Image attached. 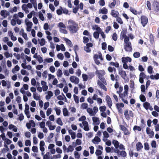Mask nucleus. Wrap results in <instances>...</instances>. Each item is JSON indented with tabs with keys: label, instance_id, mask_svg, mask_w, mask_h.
<instances>
[{
	"label": "nucleus",
	"instance_id": "e2e57ef3",
	"mask_svg": "<svg viewBox=\"0 0 159 159\" xmlns=\"http://www.w3.org/2000/svg\"><path fill=\"white\" fill-rule=\"evenodd\" d=\"M103 135L104 138H108L109 137V134L106 131L103 132Z\"/></svg>",
	"mask_w": 159,
	"mask_h": 159
},
{
	"label": "nucleus",
	"instance_id": "aec40b11",
	"mask_svg": "<svg viewBox=\"0 0 159 159\" xmlns=\"http://www.w3.org/2000/svg\"><path fill=\"white\" fill-rule=\"evenodd\" d=\"M124 116L125 117L127 120H129V111L128 110H126L124 112Z\"/></svg>",
	"mask_w": 159,
	"mask_h": 159
},
{
	"label": "nucleus",
	"instance_id": "864d4df0",
	"mask_svg": "<svg viewBox=\"0 0 159 159\" xmlns=\"http://www.w3.org/2000/svg\"><path fill=\"white\" fill-rule=\"evenodd\" d=\"M151 145L152 148H156L157 146L156 141L153 140L152 142Z\"/></svg>",
	"mask_w": 159,
	"mask_h": 159
},
{
	"label": "nucleus",
	"instance_id": "e433bc0d",
	"mask_svg": "<svg viewBox=\"0 0 159 159\" xmlns=\"http://www.w3.org/2000/svg\"><path fill=\"white\" fill-rule=\"evenodd\" d=\"M153 71V68L151 66H149L148 68V73L151 74L152 73Z\"/></svg>",
	"mask_w": 159,
	"mask_h": 159
},
{
	"label": "nucleus",
	"instance_id": "13d9d810",
	"mask_svg": "<svg viewBox=\"0 0 159 159\" xmlns=\"http://www.w3.org/2000/svg\"><path fill=\"white\" fill-rule=\"evenodd\" d=\"M49 102H47L44 103V109L45 110L47 109V108L49 107Z\"/></svg>",
	"mask_w": 159,
	"mask_h": 159
},
{
	"label": "nucleus",
	"instance_id": "09e8293b",
	"mask_svg": "<svg viewBox=\"0 0 159 159\" xmlns=\"http://www.w3.org/2000/svg\"><path fill=\"white\" fill-rule=\"evenodd\" d=\"M133 129L134 130H137L138 131H141V128L139 126L135 125Z\"/></svg>",
	"mask_w": 159,
	"mask_h": 159
},
{
	"label": "nucleus",
	"instance_id": "6e6d98bb",
	"mask_svg": "<svg viewBox=\"0 0 159 159\" xmlns=\"http://www.w3.org/2000/svg\"><path fill=\"white\" fill-rule=\"evenodd\" d=\"M106 107L105 106H101L99 108V110L101 111L104 112L105 111Z\"/></svg>",
	"mask_w": 159,
	"mask_h": 159
},
{
	"label": "nucleus",
	"instance_id": "4d7b16f0",
	"mask_svg": "<svg viewBox=\"0 0 159 159\" xmlns=\"http://www.w3.org/2000/svg\"><path fill=\"white\" fill-rule=\"evenodd\" d=\"M65 40L67 44L70 46L72 44V43L70 40L66 38L65 39Z\"/></svg>",
	"mask_w": 159,
	"mask_h": 159
},
{
	"label": "nucleus",
	"instance_id": "473e14b6",
	"mask_svg": "<svg viewBox=\"0 0 159 159\" xmlns=\"http://www.w3.org/2000/svg\"><path fill=\"white\" fill-rule=\"evenodd\" d=\"M39 17L40 19L42 21H43L44 20V18L43 16V15L41 11L39 12Z\"/></svg>",
	"mask_w": 159,
	"mask_h": 159
},
{
	"label": "nucleus",
	"instance_id": "f257e3e1",
	"mask_svg": "<svg viewBox=\"0 0 159 159\" xmlns=\"http://www.w3.org/2000/svg\"><path fill=\"white\" fill-rule=\"evenodd\" d=\"M67 28L72 33H75L78 30L77 24L75 25H69L67 26Z\"/></svg>",
	"mask_w": 159,
	"mask_h": 159
},
{
	"label": "nucleus",
	"instance_id": "39448f33",
	"mask_svg": "<svg viewBox=\"0 0 159 159\" xmlns=\"http://www.w3.org/2000/svg\"><path fill=\"white\" fill-rule=\"evenodd\" d=\"M70 80L71 82L74 83L75 84H78L80 81L79 79L74 76H72L70 77Z\"/></svg>",
	"mask_w": 159,
	"mask_h": 159
},
{
	"label": "nucleus",
	"instance_id": "f704fd0d",
	"mask_svg": "<svg viewBox=\"0 0 159 159\" xmlns=\"http://www.w3.org/2000/svg\"><path fill=\"white\" fill-rule=\"evenodd\" d=\"M133 56L135 58H139L140 56V53L139 52H135L133 54Z\"/></svg>",
	"mask_w": 159,
	"mask_h": 159
},
{
	"label": "nucleus",
	"instance_id": "de8ad7c7",
	"mask_svg": "<svg viewBox=\"0 0 159 159\" xmlns=\"http://www.w3.org/2000/svg\"><path fill=\"white\" fill-rule=\"evenodd\" d=\"M107 44L106 43L103 42L102 43V48L103 50H105L107 48Z\"/></svg>",
	"mask_w": 159,
	"mask_h": 159
},
{
	"label": "nucleus",
	"instance_id": "f3484780",
	"mask_svg": "<svg viewBox=\"0 0 159 159\" xmlns=\"http://www.w3.org/2000/svg\"><path fill=\"white\" fill-rule=\"evenodd\" d=\"M38 41L41 46H43L45 44V39L43 38H42L41 40H40L39 39H38Z\"/></svg>",
	"mask_w": 159,
	"mask_h": 159
},
{
	"label": "nucleus",
	"instance_id": "774afa93",
	"mask_svg": "<svg viewBox=\"0 0 159 159\" xmlns=\"http://www.w3.org/2000/svg\"><path fill=\"white\" fill-rule=\"evenodd\" d=\"M49 70L51 72L54 73L55 71V69L54 66H51L49 68Z\"/></svg>",
	"mask_w": 159,
	"mask_h": 159
},
{
	"label": "nucleus",
	"instance_id": "37998d69",
	"mask_svg": "<svg viewBox=\"0 0 159 159\" xmlns=\"http://www.w3.org/2000/svg\"><path fill=\"white\" fill-rule=\"evenodd\" d=\"M102 154V152L101 150L99 149L96 150L95 152V154L97 156L100 155Z\"/></svg>",
	"mask_w": 159,
	"mask_h": 159
},
{
	"label": "nucleus",
	"instance_id": "4468645a",
	"mask_svg": "<svg viewBox=\"0 0 159 159\" xmlns=\"http://www.w3.org/2000/svg\"><path fill=\"white\" fill-rule=\"evenodd\" d=\"M126 31L125 30H123L120 34V39L121 40L123 39L124 38L127 36L126 35Z\"/></svg>",
	"mask_w": 159,
	"mask_h": 159
},
{
	"label": "nucleus",
	"instance_id": "c9c22d12",
	"mask_svg": "<svg viewBox=\"0 0 159 159\" xmlns=\"http://www.w3.org/2000/svg\"><path fill=\"white\" fill-rule=\"evenodd\" d=\"M57 123L59 125H63V123L61 120V119L60 118H58L57 120Z\"/></svg>",
	"mask_w": 159,
	"mask_h": 159
},
{
	"label": "nucleus",
	"instance_id": "393cba45",
	"mask_svg": "<svg viewBox=\"0 0 159 159\" xmlns=\"http://www.w3.org/2000/svg\"><path fill=\"white\" fill-rule=\"evenodd\" d=\"M92 120L93 122L96 123V124H99V120L98 118L95 117H93Z\"/></svg>",
	"mask_w": 159,
	"mask_h": 159
},
{
	"label": "nucleus",
	"instance_id": "58836bf2",
	"mask_svg": "<svg viewBox=\"0 0 159 159\" xmlns=\"http://www.w3.org/2000/svg\"><path fill=\"white\" fill-rule=\"evenodd\" d=\"M144 148L146 150H148L149 149V144L148 143H144Z\"/></svg>",
	"mask_w": 159,
	"mask_h": 159
},
{
	"label": "nucleus",
	"instance_id": "ea45409f",
	"mask_svg": "<svg viewBox=\"0 0 159 159\" xmlns=\"http://www.w3.org/2000/svg\"><path fill=\"white\" fill-rule=\"evenodd\" d=\"M154 6L156 9L159 10V3L156 2H154Z\"/></svg>",
	"mask_w": 159,
	"mask_h": 159
},
{
	"label": "nucleus",
	"instance_id": "423d86ee",
	"mask_svg": "<svg viewBox=\"0 0 159 159\" xmlns=\"http://www.w3.org/2000/svg\"><path fill=\"white\" fill-rule=\"evenodd\" d=\"M96 74L98 75V77L101 80L102 76L105 74V72L103 70H97L95 72Z\"/></svg>",
	"mask_w": 159,
	"mask_h": 159
},
{
	"label": "nucleus",
	"instance_id": "c03bdc74",
	"mask_svg": "<svg viewBox=\"0 0 159 159\" xmlns=\"http://www.w3.org/2000/svg\"><path fill=\"white\" fill-rule=\"evenodd\" d=\"M57 57L61 60H63L64 58L63 54L61 53H59L57 55Z\"/></svg>",
	"mask_w": 159,
	"mask_h": 159
},
{
	"label": "nucleus",
	"instance_id": "7c9ffc66",
	"mask_svg": "<svg viewBox=\"0 0 159 159\" xmlns=\"http://www.w3.org/2000/svg\"><path fill=\"white\" fill-rule=\"evenodd\" d=\"M99 32L97 31L94 32L93 33V36L96 39H98L99 35Z\"/></svg>",
	"mask_w": 159,
	"mask_h": 159
},
{
	"label": "nucleus",
	"instance_id": "f03ea898",
	"mask_svg": "<svg viewBox=\"0 0 159 159\" xmlns=\"http://www.w3.org/2000/svg\"><path fill=\"white\" fill-rule=\"evenodd\" d=\"M119 74L125 81L128 82L129 81L126 73L125 71L122 70H119L118 71Z\"/></svg>",
	"mask_w": 159,
	"mask_h": 159
},
{
	"label": "nucleus",
	"instance_id": "3c124183",
	"mask_svg": "<svg viewBox=\"0 0 159 159\" xmlns=\"http://www.w3.org/2000/svg\"><path fill=\"white\" fill-rule=\"evenodd\" d=\"M23 62L24 63H22L21 64V66L24 69H26V66H27L26 65V61L25 59H24Z\"/></svg>",
	"mask_w": 159,
	"mask_h": 159
},
{
	"label": "nucleus",
	"instance_id": "0eeeda50",
	"mask_svg": "<svg viewBox=\"0 0 159 159\" xmlns=\"http://www.w3.org/2000/svg\"><path fill=\"white\" fill-rule=\"evenodd\" d=\"M106 100L107 102L108 105L109 107L110 108L112 104V103L110 97L108 95H107L106 97Z\"/></svg>",
	"mask_w": 159,
	"mask_h": 159
},
{
	"label": "nucleus",
	"instance_id": "6ab92c4d",
	"mask_svg": "<svg viewBox=\"0 0 159 159\" xmlns=\"http://www.w3.org/2000/svg\"><path fill=\"white\" fill-rule=\"evenodd\" d=\"M87 112L91 116H94V113H93V109L90 108H88L87 109Z\"/></svg>",
	"mask_w": 159,
	"mask_h": 159
},
{
	"label": "nucleus",
	"instance_id": "5701e85b",
	"mask_svg": "<svg viewBox=\"0 0 159 159\" xmlns=\"http://www.w3.org/2000/svg\"><path fill=\"white\" fill-rule=\"evenodd\" d=\"M93 30H96L97 31L99 32L101 31V29L97 25H95L93 27Z\"/></svg>",
	"mask_w": 159,
	"mask_h": 159
},
{
	"label": "nucleus",
	"instance_id": "6e6552de",
	"mask_svg": "<svg viewBox=\"0 0 159 159\" xmlns=\"http://www.w3.org/2000/svg\"><path fill=\"white\" fill-rule=\"evenodd\" d=\"M100 141V139L98 136H95L92 140V142L93 143L97 144H98Z\"/></svg>",
	"mask_w": 159,
	"mask_h": 159
},
{
	"label": "nucleus",
	"instance_id": "9d476101",
	"mask_svg": "<svg viewBox=\"0 0 159 159\" xmlns=\"http://www.w3.org/2000/svg\"><path fill=\"white\" fill-rule=\"evenodd\" d=\"M97 84L101 89H103L105 91H107V89L106 86L99 80H98Z\"/></svg>",
	"mask_w": 159,
	"mask_h": 159
},
{
	"label": "nucleus",
	"instance_id": "0e129e2a",
	"mask_svg": "<svg viewBox=\"0 0 159 159\" xmlns=\"http://www.w3.org/2000/svg\"><path fill=\"white\" fill-rule=\"evenodd\" d=\"M147 6L149 10H151V4L149 1H148L147 2Z\"/></svg>",
	"mask_w": 159,
	"mask_h": 159
},
{
	"label": "nucleus",
	"instance_id": "a211bd4d",
	"mask_svg": "<svg viewBox=\"0 0 159 159\" xmlns=\"http://www.w3.org/2000/svg\"><path fill=\"white\" fill-rule=\"evenodd\" d=\"M112 143L114 145L116 149H117L119 146V143L118 141L116 140H113L112 142Z\"/></svg>",
	"mask_w": 159,
	"mask_h": 159
},
{
	"label": "nucleus",
	"instance_id": "603ef678",
	"mask_svg": "<svg viewBox=\"0 0 159 159\" xmlns=\"http://www.w3.org/2000/svg\"><path fill=\"white\" fill-rule=\"evenodd\" d=\"M36 81L35 79L33 78L31 80V84L32 85L35 86L36 84Z\"/></svg>",
	"mask_w": 159,
	"mask_h": 159
},
{
	"label": "nucleus",
	"instance_id": "c756f323",
	"mask_svg": "<svg viewBox=\"0 0 159 159\" xmlns=\"http://www.w3.org/2000/svg\"><path fill=\"white\" fill-rule=\"evenodd\" d=\"M62 75V72L61 70L59 69L57 72V75L58 77H61Z\"/></svg>",
	"mask_w": 159,
	"mask_h": 159
},
{
	"label": "nucleus",
	"instance_id": "ddd939ff",
	"mask_svg": "<svg viewBox=\"0 0 159 159\" xmlns=\"http://www.w3.org/2000/svg\"><path fill=\"white\" fill-rule=\"evenodd\" d=\"M136 149L138 151H139L141 150L143 148V146L142 143L140 142H138L136 144Z\"/></svg>",
	"mask_w": 159,
	"mask_h": 159
},
{
	"label": "nucleus",
	"instance_id": "a878e982",
	"mask_svg": "<svg viewBox=\"0 0 159 159\" xmlns=\"http://www.w3.org/2000/svg\"><path fill=\"white\" fill-rule=\"evenodd\" d=\"M33 97L34 99L36 100H40V98L39 96H38V94L36 93H33Z\"/></svg>",
	"mask_w": 159,
	"mask_h": 159
},
{
	"label": "nucleus",
	"instance_id": "052dcab7",
	"mask_svg": "<svg viewBox=\"0 0 159 159\" xmlns=\"http://www.w3.org/2000/svg\"><path fill=\"white\" fill-rule=\"evenodd\" d=\"M25 145L26 146H30L31 143L30 141L29 140H27L25 141Z\"/></svg>",
	"mask_w": 159,
	"mask_h": 159
},
{
	"label": "nucleus",
	"instance_id": "72a5a7b5",
	"mask_svg": "<svg viewBox=\"0 0 159 159\" xmlns=\"http://www.w3.org/2000/svg\"><path fill=\"white\" fill-rule=\"evenodd\" d=\"M68 24H70V25H75L77 24L74 21L72 20H69L68 21Z\"/></svg>",
	"mask_w": 159,
	"mask_h": 159
},
{
	"label": "nucleus",
	"instance_id": "680f3d73",
	"mask_svg": "<svg viewBox=\"0 0 159 159\" xmlns=\"http://www.w3.org/2000/svg\"><path fill=\"white\" fill-rule=\"evenodd\" d=\"M52 109L51 108H49L47 111L46 115L47 116H49L51 113Z\"/></svg>",
	"mask_w": 159,
	"mask_h": 159
},
{
	"label": "nucleus",
	"instance_id": "4be33fe9",
	"mask_svg": "<svg viewBox=\"0 0 159 159\" xmlns=\"http://www.w3.org/2000/svg\"><path fill=\"white\" fill-rule=\"evenodd\" d=\"M63 112L64 116H68V112L66 108H65L63 109Z\"/></svg>",
	"mask_w": 159,
	"mask_h": 159
},
{
	"label": "nucleus",
	"instance_id": "1a4fd4ad",
	"mask_svg": "<svg viewBox=\"0 0 159 159\" xmlns=\"http://www.w3.org/2000/svg\"><path fill=\"white\" fill-rule=\"evenodd\" d=\"M132 60L131 58L128 57H123L122 58V62H125L126 63L128 62H130Z\"/></svg>",
	"mask_w": 159,
	"mask_h": 159
},
{
	"label": "nucleus",
	"instance_id": "4c0bfd02",
	"mask_svg": "<svg viewBox=\"0 0 159 159\" xmlns=\"http://www.w3.org/2000/svg\"><path fill=\"white\" fill-rule=\"evenodd\" d=\"M82 77L84 81H86L87 80L88 78V76L87 75L84 74H82Z\"/></svg>",
	"mask_w": 159,
	"mask_h": 159
},
{
	"label": "nucleus",
	"instance_id": "b1692460",
	"mask_svg": "<svg viewBox=\"0 0 159 159\" xmlns=\"http://www.w3.org/2000/svg\"><path fill=\"white\" fill-rule=\"evenodd\" d=\"M57 26L59 28H62L64 29H66V27L65 25L63 24L62 22H60L59 23L58 25Z\"/></svg>",
	"mask_w": 159,
	"mask_h": 159
},
{
	"label": "nucleus",
	"instance_id": "338daca9",
	"mask_svg": "<svg viewBox=\"0 0 159 159\" xmlns=\"http://www.w3.org/2000/svg\"><path fill=\"white\" fill-rule=\"evenodd\" d=\"M2 24L4 27H7V20H4L2 21Z\"/></svg>",
	"mask_w": 159,
	"mask_h": 159
},
{
	"label": "nucleus",
	"instance_id": "c85d7f7f",
	"mask_svg": "<svg viewBox=\"0 0 159 159\" xmlns=\"http://www.w3.org/2000/svg\"><path fill=\"white\" fill-rule=\"evenodd\" d=\"M139 98L140 100L142 102H144L145 101L146 99L144 95L142 94L140 95Z\"/></svg>",
	"mask_w": 159,
	"mask_h": 159
},
{
	"label": "nucleus",
	"instance_id": "2eb2a0df",
	"mask_svg": "<svg viewBox=\"0 0 159 159\" xmlns=\"http://www.w3.org/2000/svg\"><path fill=\"white\" fill-rule=\"evenodd\" d=\"M116 107L118 109V110H122V109L120 108V107H124V104L122 103H117L116 104Z\"/></svg>",
	"mask_w": 159,
	"mask_h": 159
},
{
	"label": "nucleus",
	"instance_id": "49530a36",
	"mask_svg": "<svg viewBox=\"0 0 159 159\" xmlns=\"http://www.w3.org/2000/svg\"><path fill=\"white\" fill-rule=\"evenodd\" d=\"M124 43H130L129 41V38L127 36L124 38Z\"/></svg>",
	"mask_w": 159,
	"mask_h": 159
},
{
	"label": "nucleus",
	"instance_id": "f8f14e48",
	"mask_svg": "<svg viewBox=\"0 0 159 159\" xmlns=\"http://www.w3.org/2000/svg\"><path fill=\"white\" fill-rule=\"evenodd\" d=\"M108 12V11L105 7H103L99 10V13H102L103 14H106Z\"/></svg>",
	"mask_w": 159,
	"mask_h": 159
},
{
	"label": "nucleus",
	"instance_id": "20e7f679",
	"mask_svg": "<svg viewBox=\"0 0 159 159\" xmlns=\"http://www.w3.org/2000/svg\"><path fill=\"white\" fill-rule=\"evenodd\" d=\"M124 48L126 51H131L132 49L131 43H124Z\"/></svg>",
	"mask_w": 159,
	"mask_h": 159
},
{
	"label": "nucleus",
	"instance_id": "dca6fc26",
	"mask_svg": "<svg viewBox=\"0 0 159 159\" xmlns=\"http://www.w3.org/2000/svg\"><path fill=\"white\" fill-rule=\"evenodd\" d=\"M119 13L117 11H116L114 10H112L111 12V15L113 17H117L118 16Z\"/></svg>",
	"mask_w": 159,
	"mask_h": 159
},
{
	"label": "nucleus",
	"instance_id": "69168bd1",
	"mask_svg": "<svg viewBox=\"0 0 159 159\" xmlns=\"http://www.w3.org/2000/svg\"><path fill=\"white\" fill-rule=\"evenodd\" d=\"M29 123L30 124V125L31 126H32L33 127H34L35 126V124L34 121L32 120H30L29 121Z\"/></svg>",
	"mask_w": 159,
	"mask_h": 159
},
{
	"label": "nucleus",
	"instance_id": "8fccbe9b",
	"mask_svg": "<svg viewBox=\"0 0 159 159\" xmlns=\"http://www.w3.org/2000/svg\"><path fill=\"white\" fill-rule=\"evenodd\" d=\"M112 39L115 41L117 40V34L116 33H113L112 35Z\"/></svg>",
	"mask_w": 159,
	"mask_h": 159
},
{
	"label": "nucleus",
	"instance_id": "79ce46f5",
	"mask_svg": "<svg viewBox=\"0 0 159 159\" xmlns=\"http://www.w3.org/2000/svg\"><path fill=\"white\" fill-rule=\"evenodd\" d=\"M88 104L85 103H83L81 106L82 108L83 109H87L88 107Z\"/></svg>",
	"mask_w": 159,
	"mask_h": 159
},
{
	"label": "nucleus",
	"instance_id": "a18cd8bd",
	"mask_svg": "<svg viewBox=\"0 0 159 159\" xmlns=\"http://www.w3.org/2000/svg\"><path fill=\"white\" fill-rule=\"evenodd\" d=\"M73 97L74 98V100L75 102L76 103H79V98L78 96H76L75 94H74L73 95Z\"/></svg>",
	"mask_w": 159,
	"mask_h": 159
},
{
	"label": "nucleus",
	"instance_id": "bb28decb",
	"mask_svg": "<svg viewBox=\"0 0 159 159\" xmlns=\"http://www.w3.org/2000/svg\"><path fill=\"white\" fill-rule=\"evenodd\" d=\"M113 2H111L110 4L109 5V6L111 8H112L114 7L116 4V0H112Z\"/></svg>",
	"mask_w": 159,
	"mask_h": 159
},
{
	"label": "nucleus",
	"instance_id": "7ed1b4c3",
	"mask_svg": "<svg viewBox=\"0 0 159 159\" xmlns=\"http://www.w3.org/2000/svg\"><path fill=\"white\" fill-rule=\"evenodd\" d=\"M141 24L144 27L148 23V18L146 16H143L141 17Z\"/></svg>",
	"mask_w": 159,
	"mask_h": 159
},
{
	"label": "nucleus",
	"instance_id": "9b49d317",
	"mask_svg": "<svg viewBox=\"0 0 159 159\" xmlns=\"http://www.w3.org/2000/svg\"><path fill=\"white\" fill-rule=\"evenodd\" d=\"M121 128L122 130L123 131L125 135H127L129 134L128 130L124 126L121 125Z\"/></svg>",
	"mask_w": 159,
	"mask_h": 159
},
{
	"label": "nucleus",
	"instance_id": "cd10ccee",
	"mask_svg": "<svg viewBox=\"0 0 159 159\" xmlns=\"http://www.w3.org/2000/svg\"><path fill=\"white\" fill-rule=\"evenodd\" d=\"M110 64L111 66H114L116 68L119 67V64L117 62L115 63L113 62H111L110 63Z\"/></svg>",
	"mask_w": 159,
	"mask_h": 159
},
{
	"label": "nucleus",
	"instance_id": "412c9836",
	"mask_svg": "<svg viewBox=\"0 0 159 159\" xmlns=\"http://www.w3.org/2000/svg\"><path fill=\"white\" fill-rule=\"evenodd\" d=\"M143 106L145 109L147 110L150 107V104L149 103L146 102L143 103Z\"/></svg>",
	"mask_w": 159,
	"mask_h": 159
},
{
	"label": "nucleus",
	"instance_id": "2f4dec72",
	"mask_svg": "<svg viewBox=\"0 0 159 159\" xmlns=\"http://www.w3.org/2000/svg\"><path fill=\"white\" fill-rule=\"evenodd\" d=\"M120 155L123 157H125L126 156V153L125 151H122L120 152Z\"/></svg>",
	"mask_w": 159,
	"mask_h": 159
},
{
	"label": "nucleus",
	"instance_id": "5fc2aeb1",
	"mask_svg": "<svg viewBox=\"0 0 159 159\" xmlns=\"http://www.w3.org/2000/svg\"><path fill=\"white\" fill-rule=\"evenodd\" d=\"M33 20L34 23L35 24L37 25L38 23V20L37 18L35 16H34L33 18Z\"/></svg>",
	"mask_w": 159,
	"mask_h": 159
},
{
	"label": "nucleus",
	"instance_id": "bf43d9fd",
	"mask_svg": "<svg viewBox=\"0 0 159 159\" xmlns=\"http://www.w3.org/2000/svg\"><path fill=\"white\" fill-rule=\"evenodd\" d=\"M60 31L61 33L64 34H67V31L66 30L60 28Z\"/></svg>",
	"mask_w": 159,
	"mask_h": 159
},
{
	"label": "nucleus",
	"instance_id": "a19ab883",
	"mask_svg": "<svg viewBox=\"0 0 159 159\" xmlns=\"http://www.w3.org/2000/svg\"><path fill=\"white\" fill-rule=\"evenodd\" d=\"M74 155L75 156V157L76 159H79L80 158V155L79 154V153L76 152L75 151L74 152Z\"/></svg>",
	"mask_w": 159,
	"mask_h": 159
}]
</instances>
